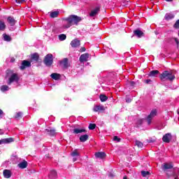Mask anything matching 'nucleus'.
Wrapping results in <instances>:
<instances>
[{
	"instance_id": "nucleus-44",
	"label": "nucleus",
	"mask_w": 179,
	"mask_h": 179,
	"mask_svg": "<svg viewBox=\"0 0 179 179\" xmlns=\"http://www.w3.org/2000/svg\"><path fill=\"white\" fill-rule=\"evenodd\" d=\"M173 40H175V43L177 44V47H179V41L177 38H173Z\"/></svg>"
},
{
	"instance_id": "nucleus-52",
	"label": "nucleus",
	"mask_w": 179,
	"mask_h": 179,
	"mask_svg": "<svg viewBox=\"0 0 179 179\" xmlns=\"http://www.w3.org/2000/svg\"><path fill=\"white\" fill-rule=\"evenodd\" d=\"M76 160H78V159L74 157L73 158V162H76Z\"/></svg>"
},
{
	"instance_id": "nucleus-14",
	"label": "nucleus",
	"mask_w": 179,
	"mask_h": 179,
	"mask_svg": "<svg viewBox=\"0 0 179 179\" xmlns=\"http://www.w3.org/2000/svg\"><path fill=\"white\" fill-rule=\"evenodd\" d=\"M134 36H136L138 38H141V37H143V36H145V34L143 33V31H142L139 29H135L134 31Z\"/></svg>"
},
{
	"instance_id": "nucleus-47",
	"label": "nucleus",
	"mask_w": 179,
	"mask_h": 179,
	"mask_svg": "<svg viewBox=\"0 0 179 179\" xmlns=\"http://www.w3.org/2000/svg\"><path fill=\"white\" fill-rule=\"evenodd\" d=\"M3 114V110H2L1 109H0V118H2Z\"/></svg>"
},
{
	"instance_id": "nucleus-7",
	"label": "nucleus",
	"mask_w": 179,
	"mask_h": 179,
	"mask_svg": "<svg viewBox=\"0 0 179 179\" xmlns=\"http://www.w3.org/2000/svg\"><path fill=\"white\" fill-rule=\"evenodd\" d=\"M31 66V62H29L27 60L22 61L21 66H20V69L21 71H24L27 68H30Z\"/></svg>"
},
{
	"instance_id": "nucleus-3",
	"label": "nucleus",
	"mask_w": 179,
	"mask_h": 179,
	"mask_svg": "<svg viewBox=\"0 0 179 179\" xmlns=\"http://www.w3.org/2000/svg\"><path fill=\"white\" fill-rule=\"evenodd\" d=\"M8 78V80L7 81V84L10 85L13 83V82H16L17 83L20 80L19 75L16 73H13V70H6V78Z\"/></svg>"
},
{
	"instance_id": "nucleus-42",
	"label": "nucleus",
	"mask_w": 179,
	"mask_h": 179,
	"mask_svg": "<svg viewBox=\"0 0 179 179\" xmlns=\"http://www.w3.org/2000/svg\"><path fill=\"white\" fill-rule=\"evenodd\" d=\"M155 142H156V139L155 138H150L148 140V143H155Z\"/></svg>"
},
{
	"instance_id": "nucleus-55",
	"label": "nucleus",
	"mask_w": 179,
	"mask_h": 179,
	"mask_svg": "<svg viewBox=\"0 0 179 179\" xmlns=\"http://www.w3.org/2000/svg\"><path fill=\"white\" fill-rule=\"evenodd\" d=\"M15 61V59H11V62H13Z\"/></svg>"
},
{
	"instance_id": "nucleus-24",
	"label": "nucleus",
	"mask_w": 179,
	"mask_h": 179,
	"mask_svg": "<svg viewBox=\"0 0 179 179\" xmlns=\"http://www.w3.org/2000/svg\"><path fill=\"white\" fill-rule=\"evenodd\" d=\"M3 144L12 143V142H15V138H3Z\"/></svg>"
},
{
	"instance_id": "nucleus-8",
	"label": "nucleus",
	"mask_w": 179,
	"mask_h": 179,
	"mask_svg": "<svg viewBox=\"0 0 179 179\" xmlns=\"http://www.w3.org/2000/svg\"><path fill=\"white\" fill-rule=\"evenodd\" d=\"M173 139V136L170 133L165 134L162 137V141L165 143H170Z\"/></svg>"
},
{
	"instance_id": "nucleus-28",
	"label": "nucleus",
	"mask_w": 179,
	"mask_h": 179,
	"mask_svg": "<svg viewBox=\"0 0 179 179\" xmlns=\"http://www.w3.org/2000/svg\"><path fill=\"white\" fill-rule=\"evenodd\" d=\"M73 132V134H82V132H86V129H74Z\"/></svg>"
},
{
	"instance_id": "nucleus-41",
	"label": "nucleus",
	"mask_w": 179,
	"mask_h": 179,
	"mask_svg": "<svg viewBox=\"0 0 179 179\" xmlns=\"http://www.w3.org/2000/svg\"><path fill=\"white\" fill-rule=\"evenodd\" d=\"M113 141H116V142H121V138H118V136H115L113 137Z\"/></svg>"
},
{
	"instance_id": "nucleus-51",
	"label": "nucleus",
	"mask_w": 179,
	"mask_h": 179,
	"mask_svg": "<svg viewBox=\"0 0 179 179\" xmlns=\"http://www.w3.org/2000/svg\"><path fill=\"white\" fill-rule=\"evenodd\" d=\"M2 144H3V138L0 140V145H2Z\"/></svg>"
},
{
	"instance_id": "nucleus-16",
	"label": "nucleus",
	"mask_w": 179,
	"mask_h": 179,
	"mask_svg": "<svg viewBox=\"0 0 179 179\" xmlns=\"http://www.w3.org/2000/svg\"><path fill=\"white\" fill-rule=\"evenodd\" d=\"M60 64H62L64 68L65 69L69 68V66H70L69 59L68 58H64L62 61L60 62Z\"/></svg>"
},
{
	"instance_id": "nucleus-19",
	"label": "nucleus",
	"mask_w": 179,
	"mask_h": 179,
	"mask_svg": "<svg viewBox=\"0 0 179 179\" xmlns=\"http://www.w3.org/2000/svg\"><path fill=\"white\" fill-rule=\"evenodd\" d=\"M7 22L10 26H15V24H16V20H15V18L10 16L7 18Z\"/></svg>"
},
{
	"instance_id": "nucleus-36",
	"label": "nucleus",
	"mask_w": 179,
	"mask_h": 179,
	"mask_svg": "<svg viewBox=\"0 0 179 179\" xmlns=\"http://www.w3.org/2000/svg\"><path fill=\"white\" fill-rule=\"evenodd\" d=\"M136 145L138 146V148H143V143L139 141H136Z\"/></svg>"
},
{
	"instance_id": "nucleus-11",
	"label": "nucleus",
	"mask_w": 179,
	"mask_h": 179,
	"mask_svg": "<svg viewBox=\"0 0 179 179\" xmlns=\"http://www.w3.org/2000/svg\"><path fill=\"white\" fill-rule=\"evenodd\" d=\"M90 55L89 53H85L80 55L79 58L80 62H87Z\"/></svg>"
},
{
	"instance_id": "nucleus-20",
	"label": "nucleus",
	"mask_w": 179,
	"mask_h": 179,
	"mask_svg": "<svg viewBox=\"0 0 179 179\" xmlns=\"http://www.w3.org/2000/svg\"><path fill=\"white\" fill-rule=\"evenodd\" d=\"M3 174L5 178H10V177H12V173H10V171L8 169L4 170Z\"/></svg>"
},
{
	"instance_id": "nucleus-12",
	"label": "nucleus",
	"mask_w": 179,
	"mask_h": 179,
	"mask_svg": "<svg viewBox=\"0 0 179 179\" xmlns=\"http://www.w3.org/2000/svg\"><path fill=\"white\" fill-rule=\"evenodd\" d=\"M71 45L73 48H78V47L80 46V41L78 38H75L71 42Z\"/></svg>"
},
{
	"instance_id": "nucleus-50",
	"label": "nucleus",
	"mask_w": 179,
	"mask_h": 179,
	"mask_svg": "<svg viewBox=\"0 0 179 179\" xmlns=\"http://www.w3.org/2000/svg\"><path fill=\"white\" fill-rule=\"evenodd\" d=\"M130 85L131 86H135V82L131 81Z\"/></svg>"
},
{
	"instance_id": "nucleus-40",
	"label": "nucleus",
	"mask_w": 179,
	"mask_h": 179,
	"mask_svg": "<svg viewBox=\"0 0 179 179\" xmlns=\"http://www.w3.org/2000/svg\"><path fill=\"white\" fill-rule=\"evenodd\" d=\"M50 174H51V176H52V177H57V171H54V170L50 171Z\"/></svg>"
},
{
	"instance_id": "nucleus-18",
	"label": "nucleus",
	"mask_w": 179,
	"mask_h": 179,
	"mask_svg": "<svg viewBox=\"0 0 179 179\" xmlns=\"http://www.w3.org/2000/svg\"><path fill=\"white\" fill-rule=\"evenodd\" d=\"M104 110H106V108H104V106H96L94 108H93V111H94V113H97L99 111H104Z\"/></svg>"
},
{
	"instance_id": "nucleus-25",
	"label": "nucleus",
	"mask_w": 179,
	"mask_h": 179,
	"mask_svg": "<svg viewBox=\"0 0 179 179\" xmlns=\"http://www.w3.org/2000/svg\"><path fill=\"white\" fill-rule=\"evenodd\" d=\"M166 176L169 179H178V176L176 173H173L172 174L166 173Z\"/></svg>"
},
{
	"instance_id": "nucleus-38",
	"label": "nucleus",
	"mask_w": 179,
	"mask_h": 179,
	"mask_svg": "<svg viewBox=\"0 0 179 179\" xmlns=\"http://www.w3.org/2000/svg\"><path fill=\"white\" fill-rule=\"evenodd\" d=\"M88 128L91 130L96 129V124L90 123Z\"/></svg>"
},
{
	"instance_id": "nucleus-43",
	"label": "nucleus",
	"mask_w": 179,
	"mask_h": 179,
	"mask_svg": "<svg viewBox=\"0 0 179 179\" xmlns=\"http://www.w3.org/2000/svg\"><path fill=\"white\" fill-rule=\"evenodd\" d=\"M121 5H122V6H123V7L127 6H128V1H123L121 3Z\"/></svg>"
},
{
	"instance_id": "nucleus-45",
	"label": "nucleus",
	"mask_w": 179,
	"mask_h": 179,
	"mask_svg": "<svg viewBox=\"0 0 179 179\" xmlns=\"http://www.w3.org/2000/svg\"><path fill=\"white\" fill-rule=\"evenodd\" d=\"M79 51L80 52H85V51H86V48L82 47Z\"/></svg>"
},
{
	"instance_id": "nucleus-23",
	"label": "nucleus",
	"mask_w": 179,
	"mask_h": 179,
	"mask_svg": "<svg viewBox=\"0 0 179 179\" xmlns=\"http://www.w3.org/2000/svg\"><path fill=\"white\" fill-rule=\"evenodd\" d=\"M165 20H171L174 19V15L173 13H168L165 15Z\"/></svg>"
},
{
	"instance_id": "nucleus-31",
	"label": "nucleus",
	"mask_w": 179,
	"mask_h": 179,
	"mask_svg": "<svg viewBox=\"0 0 179 179\" xmlns=\"http://www.w3.org/2000/svg\"><path fill=\"white\" fill-rule=\"evenodd\" d=\"M59 40H60V41L66 40V35L64 34L59 35Z\"/></svg>"
},
{
	"instance_id": "nucleus-39",
	"label": "nucleus",
	"mask_w": 179,
	"mask_h": 179,
	"mask_svg": "<svg viewBox=\"0 0 179 179\" xmlns=\"http://www.w3.org/2000/svg\"><path fill=\"white\" fill-rule=\"evenodd\" d=\"M174 29H179V20H178L173 25Z\"/></svg>"
},
{
	"instance_id": "nucleus-22",
	"label": "nucleus",
	"mask_w": 179,
	"mask_h": 179,
	"mask_svg": "<svg viewBox=\"0 0 179 179\" xmlns=\"http://www.w3.org/2000/svg\"><path fill=\"white\" fill-rule=\"evenodd\" d=\"M89 140V135L84 134L80 136V142L84 143Z\"/></svg>"
},
{
	"instance_id": "nucleus-15",
	"label": "nucleus",
	"mask_w": 179,
	"mask_h": 179,
	"mask_svg": "<svg viewBox=\"0 0 179 179\" xmlns=\"http://www.w3.org/2000/svg\"><path fill=\"white\" fill-rule=\"evenodd\" d=\"M107 155L104 152H98L95 153V157L96 159H106Z\"/></svg>"
},
{
	"instance_id": "nucleus-34",
	"label": "nucleus",
	"mask_w": 179,
	"mask_h": 179,
	"mask_svg": "<svg viewBox=\"0 0 179 179\" xmlns=\"http://www.w3.org/2000/svg\"><path fill=\"white\" fill-rule=\"evenodd\" d=\"M23 115V113L22 112H17L15 116V118H16L17 120H19L20 118H22V116Z\"/></svg>"
},
{
	"instance_id": "nucleus-17",
	"label": "nucleus",
	"mask_w": 179,
	"mask_h": 179,
	"mask_svg": "<svg viewBox=\"0 0 179 179\" xmlns=\"http://www.w3.org/2000/svg\"><path fill=\"white\" fill-rule=\"evenodd\" d=\"M159 73V70H152L150 72V73H148V76H150V78H156Z\"/></svg>"
},
{
	"instance_id": "nucleus-54",
	"label": "nucleus",
	"mask_w": 179,
	"mask_h": 179,
	"mask_svg": "<svg viewBox=\"0 0 179 179\" xmlns=\"http://www.w3.org/2000/svg\"><path fill=\"white\" fill-rule=\"evenodd\" d=\"M128 103H131V99L127 100Z\"/></svg>"
},
{
	"instance_id": "nucleus-13",
	"label": "nucleus",
	"mask_w": 179,
	"mask_h": 179,
	"mask_svg": "<svg viewBox=\"0 0 179 179\" xmlns=\"http://www.w3.org/2000/svg\"><path fill=\"white\" fill-rule=\"evenodd\" d=\"M173 167L174 164H173V162L164 163L163 165V171H166V170H171V169H173Z\"/></svg>"
},
{
	"instance_id": "nucleus-57",
	"label": "nucleus",
	"mask_w": 179,
	"mask_h": 179,
	"mask_svg": "<svg viewBox=\"0 0 179 179\" xmlns=\"http://www.w3.org/2000/svg\"><path fill=\"white\" fill-rule=\"evenodd\" d=\"M18 1H24V0H18Z\"/></svg>"
},
{
	"instance_id": "nucleus-35",
	"label": "nucleus",
	"mask_w": 179,
	"mask_h": 179,
	"mask_svg": "<svg viewBox=\"0 0 179 179\" xmlns=\"http://www.w3.org/2000/svg\"><path fill=\"white\" fill-rule=\"evenodd\" d=\"M3 38H4L5 41H10V40H12L10 36L9 35H7V34L3 35Z\"/></svg>"
},
{
	"instance_id": "nucleus-1",
	"label": "nucleus",
	"mask_w": 179,
	"mask_h": 179,
	"mask_svg": "<svg viewBox=\"0 0 179 179\" xmlns=\"http://www.w3.org/2000/svg\"><path fill=\"white\" fill-rule=\"evenodd\" d=\"M62 22H64L63 29H69L71 26H78L80 22H82V17L76 15H71L67 17H64L62 19Z\"/></svg>"
},
{
	"instance_id": "nucleus-37",
	"label": "nucleus",
	"mask_w": 179,
	"mask_h": 179,
	"mask_svg": "<svg viewBox=\"0 0 179 179\" xmlns=\"http://www.w3.org/2000/svg\"><path fill=\"white\" fill-rule=\"evenodd\" d=\"M71 156L73 157H75L76 156H79V152H78V150H74L72 152H71Z\"/></svg>"
},
{
	"instance_id": "nucleus-10",
	"label": "nucleus",
	"mask_w": 179,
	"mask_h": 179,
	"mask_svg": "<svg viewBox=\"0 0 179 179\" xmlns=\"http://www.w3.org/2000/svg\"><path fill=\"white\" fill-rule=\"evenodd\" d=\"M44 133L46 134V135H49V136H55L57 131L54 129H51L49 127L45 129Z\"/></svg>"
},
{
	"instance_id": "nucleus-29",
	"label": "nucleus",
	"mask_w": 179,
	"mask_h": 179,
	"mask_svg": "<svg viewBox=\"0 0 179 179\" xmlns=\"http://www.w3.org/2000/svg\"><path fill=\"white\" fill-rule=\"evenodd\" d=\"M100 100L101 101H102V103H104V101H107V100H108V97L107 96H106L105 94H101L99 96Z\"/></svg>"
},
{
	"instance_id": "nucleus-2",
	"label": "nucleus",
	"mask_w": 179,
	"mask_h": 179,
	"mask_svg": "<svg viewBox=\"0 0 179 179\" xmlns=\"http://www.w3.org/2000/svg\"><path fill=\"white\" fill-rule=\"evenodd\" d=\"M176 71H164L159 75V79L162 82H166V80H169V82H173L176 79Z\"/></svg>"
},
{
	"instance_id": "nucleus-6",
	"label": "nucleus",
	"mask_w": 179,
	"mask_h": 179,
	"mask_svg": "<svg viewBox=\"0 0 179 179\" xmlns=\"http://www.w3.org/2000/svg\"><path fill=\"white\" fill-rule=\"evenodd\" d=\"M100 9H101V5L96 4L94 9H92L90 13V17H93L94 16H96V15H99V13L100 12Z\"/></svg>"
},
{
	"instance_id": "nucleus-27",
	"label": "nucleus",
	"mask_w": 179,
	"mask_h": 179,
	"mask_svg": "<svg viewBox=\"0 0 179 179\" xmlns=\"http://www.w3.org/2000/svg\"><path fill=\"white\" fill-rule=\"evenodd\" d=\"M18 167H20V169H26L27 167V162L24 160L18 164Z\"/></svg>"
},
{
	"instance_id": "nucleus-30",
	"label": "nucleus",
	"mask_w": 179,
	"mask_h": 179,
	"mask_svg": "<svg viewBox=\"0 0 179 179\" xmlns=\"http://www.w3.org/2000/svg\"><path fill=\"white\" fill-rule=\"evenodd\" d=\"M58 15H59V11H53L50 13V17H57Z\"/></svg>"
},
{
	"instance_id": "nucleus-53",
	"label": "nucleus",
	"mask_w": 179,
	"mask_h": 179,
	"mask_svg": "<svg viewBox=\"0 0 179 179\" xmlns=\"http://www.w3.org/2000/svg\"><path fill=\"white\" fill-rule=\"evenodd\" d=\"M123 179H128V177H127V176H124Z\"/></svg>"
},
{
	"instance_id": "nucleus-21",
	"label": "nucleus",
	"mask_w": 179,
	"mask_h": 179,
	"mask_svg": "<svg viewBox=\"0 0 179 179\" xmlns=\"http://www.w3.org/2000/svg\"><path fill=\"white\" fill-rule=\"evenodd\" d=\"M50 78H52V79H54L55 80H58L61 79V74L53 73L50 75Z\"/></svg>"
},
{
	"instance_id": "nucleus-58",
	"label": "nucleus",
	"mask_w": 179,
	"mask_h": 179,
	"mask_svg": "<svg viewBox=\"0 0 179 179\" xmlns=\"http://www.w3.org/2000/svg\"><path fill=\"white\" fill-rule=\"evenodd\" d=\"M178 114H179V111H178Z\"/></svg>"
},
{
	"instance_id": "nucleus-4",
	"label": "nucleus",
	"mask_w": 179,
	"mask_h": 179,
	"mask_svg": "<svg viewBox=\"0 0 179 179\" xmlns=\"http://www.w3.org/2000/svg\"><path fill=\"white\" fill-rule=\"evenodd\" d=\"M53 62H54V59H52V54H48L43 59V63L46 66H51Z\"/></svg>"
},
{
	"instance_id": "nucleus-49",
	"label": "nucleus",
	"mask_w": 179,
	"mask_h": 179,
	"mask_svg": "<svg viewBox=\"0 0 179 179\" xmlns=\"http://www.w3.org/2000/svg\"><path fill=\"white\" fill-rule=\"evenodd\" d=\"M150 82H152V80H150V79L145 80V83H150Z\"/></svg>"
},
{
	"instance_id": "nucleus-32",
	"label": "nucleus",
	"mask_w": 179,
	"mask_h": 179,
	"mask_svg": "<svg viewBox=\"0 0 179 179\" xmlns=\"http://www.w3.org/2000/svg\"><path fill=\"white\" fill-rule=\"evenodd\" d=\"M8 90H9V87L8 85H4L1 87V92H8Z\"/></svg>"
},
{
	"instance_id": "nucleus-48",
	"label": "nucleus",
	"mask_w": 179,
	"mask_h": 179,
	"mask_svg": "<svg viewBox=\"0 0 179 179\" xmlns=\"http://www.w3.org/2000/svg\"><path fill=\"white\" fill-rule=\"evenodd\" d=\"M16 3H23L24 1H16Z\"/></svg>"
},
{
	"instance_id": "nucleus-46",
	"label": "nucleus",
	"mask_w": 179,
	"mask_h": 179,
	"mask_svg": "<svg viewBox=\"0 0 179 179\" xmlns=\"http://www.w3.org/2000/svg\"><path fill=\"white\" fill-rule=\"evenodd\" d=\"M138 124H140L141 125H142V124H143V119H140V120H138Z\"/></svg>"
},
{
	"instance_id": "nucleus-5",
	"label": "nucleus",
	"mask_w": 179,
	"mask_h": 179,
	"mask_svg": "<svg viewBox=\"0 0 179 179\" xmlns=\"http://www.w3.org/2000/svg\"><path fill=\"white\" fill-rule=\"evenodd\" d=\"M157 115V110H152L150 113L148 115V117L145 118V120L148 123V125H150L152 124V120L155 118Z\"/></svg>"
},
{
	"instance_id": "nucleus-33",
	"label": "nucleus",
	"mask_w": 179,
	"mask_h": 179,
	"mask_svg": "<svg viewBox=\"0 0 179 179\" xmlns=\"http://www.w3.org/2000/svg\"><path fill=\"white\" fill-rule=\"evenodd\" d=\"M141 175L143 177H148V176H150V172L145 171H141Z\"/></svg>"
},
{
	"instance_id": "nucleus-26",
	"label": "nucleus",
	"mask_w": 179,
	"mask_h": 179,
	"mask_svg": "<svg viewBox=\"0 0 179 179\" xmlns=\"http://www.w3.org/2000/svg\"><path fill=\"white\" fill-rule=\"evenodd\" d=\"M5 29H6V24H5V22L0 20V31H4Z\"/></svg>"
},
{
	"instance_id": "nucleus-56",
	"label": "nucleus",
	"mask_w": 179,
	"mask_h": 179,
	"mask_svg": "<svg viewBox=\"0 0 179 179\" xmlns=\"http://www.w3.org/2000/svg\"><path fill=\"white\" fill-rule=\"evenodd\" d=\"M166 1H173V0H166Z\"/></svg>"
},
{
	"instance_id": "nucleus-9",
	"label": "nucleus",
	"mask_w": 179,
	"mask_h": 179,
	"mask_svg": "<svg viewBox=\"0 0 179 179\" xmlns=\"http://www.w3.org/2000/svg\"><path fill=\"white\" fill-rule=\"evenodd\" d=\"M38 59H40V55H38V53L35 52L30 55L31 62H38Z\"/></svg>"
}]
</instances>
